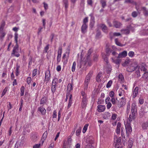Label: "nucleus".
Returning a JSON list of instances; mask_svg holds the SVG:
<instances>
[{
  "instance_id": "obj_9",
  "label": "nucleus",
  "mask_w": 148,
  "mask_h": 148,
  "mask_svg": "<svg viewBox=\"0 0 148 148\" xmlns=\"http://www.w3.org/2000/svg\"><path fill=\"white\" fill-rule=\"evenodd\" d=\"M93 74V72L92 71H90L88 74L87 75L85 81L89 82L91 77L92 76Z\"/></svg>"
},
{
  "instance_id": "obj_34",
  "label": "nucleus",
  "mask_w": 148,
  "mask_h": 148,
  "mask_svg": "<svg viewBox=\"0 0 148 148\" xmlns=\"http://www.w3.org/2000/svg\"><path fill=\"white\" fill-rule=\"evenodd\" d=\"M112 51L111 50L110 48L108 47L106 48V55L108 56H109L110 55V53L112 52Z\"/></svg>"
},
{
  "instance_id": "obj_52",
  "label": "nucleus",
  "mask_w": 148,
  "mask_h": 148,
  "mask_svg": "<svg viewBox=\"0 0 148 148\" xmlns=\"http://www.w3.org/2000/svg\"><path fill=\"white\" fill-rule=\"evenodd\" d=\"M61 56L58 55L57 58V64H58L60 62L61 60Z\"/></svg>"
},
{
  "instance_id": "obj_3",
  "label": "nucleus",
  "mask_w": 148,
  "mask_h": 148,
  "mask_svg": "<svg viewBox=\"0 0 148 148\" xmlns=\"http://www.w3.org/2000/svg\"><path fill=\"white\" fill-rule=\"evenodd\" d=\"M120 101H118L116 103V104L117 107L119 108L123 107L124 106L126 103V99L125 97H121L120 99Z\"/></svg>"
},
{
  "instance_id": "obj_54",
  "label": "nucleus",
  "mask_w": 148,
  "mask_h": 148,
  "mask_svg": "<svg viewBox=\"0 0 148 148\" xmlns=\"http://www.w3.org/2000/svg\"><path fill=\"white\" fill-rule=\"evenodd\" d=\"M46 99L44 97L42 98L40 101V104H42L44 103H45L46 102Z\"/></svg>"
},
{
  "instance_id": "obj_20",
  "label": "nucleus",
  "mask_w": 148,
  "mask_h": 148,
  "mask_svg": "<svg viewBox=\"0 0 148 148\" xmlns=\"http://www.w3.org/2000/svg\"><path fill=\"white\" fill-rule=\"evenodd\" d=\"M142 10L143 11L144 15L146 16H148V10H147L145 7H142Z\"/></svg>"
},
{
  "instance_id": "obj_27",
  "label": "nucleus",
  "mask_w": 148,
  "mask_h": 148,
  "mask_svg": "<svg viewBox=\"0 0 148 148\" xmlns=\"http://www.w3.org/2000/svg\"><path fill=\"white\" fill-rule=\"evenodd\" d=\"M63 2L65 5V9L66 10H67L68 7V0H63Z\"/></svg>"
},
{
  "instance_id": "obj_59",
  "label": "nucleus",
  "mask_w": 148,
  "mask_h": 148,
  "mask_svg": "<svg viewBox=\"0 0 148 148\" xmlns=\"http://www.w3.org/2000/svg\"><path fill=\"white\" fill-rule=\"evenodd\" d=\"M37 70L36 69H34L32 71V75L33 77H34L37 74Z\"/></svg>"
},
{
  "instance_id": "obj_19",
  "label": "nucleus",
  "mask_w": 148,
  "mask_h": 148,
  "mask_svg": "<svg viewBox=\"0 0 148 148\" xmlns=\"http://www.w3.org/2000/svg\"><path fill=\"white\" fill-rule=\"evenodd\" d=\"M125 3H129L137 5V3L134 0H125L124 2Z\"/></svg>"
},
{
  "instance_id": "obj_62",
  "label": "nucleus",
  "mask_w": 148,
  "mask_h": 148,
  "mask_svg": "<svg viewBox=\"0 0 148 148\" xmlns=\"http://www.w3.org/2000/svg\"><path fill=\"white\" fill-rule=\"evenodd\" d=\"M57 80V78L56 77H54L53 80L52 84H53L55 85H56L57 84V83L56 82V81Z\"/></svg>"
},
{
  "instance_id": "obj_37",
  "label": "nucleus",
  "mask_w": 148,
  "mask_h": 148,
  "mask_svg": "<svg viewBox=\"0 0 148 148\" xmlns=\"http://www.w3.org/2000/svg\"><path fill=\"white\" fill-rule=\"evenodd\" d=\"M62 51V48L61 46L59 47L58 51V55L61 56Z\"/></svg>"
},
{
  "instance_id": "obj_25",
  "label": "nucleus",
  "mask_w": 148,
  "mask_h": 148,
  "mask_svg": "<svg viewBox=\"0 0 148 148\" xmlns=\"http://www.w3.org/2000/svg\"><path fill=\"white\" fill-rule=\"evenodd\" d=\"M82 130V128L81 127H79L76 130V135L77 136H79L80 135Z\"/></svg>"
},
{
  "instance_id": "obj_5",
  "label": "nucleus",
  "mask_w": 148,
  "mask_h": 148,
  "mask_svg": "<svg viewBox=\"0 0 148 148\" xmlns=\"http://www.w3.org/2000/svg\"><path fill=\"white\" fill-rule=\"evenodd\" d=\"M50 79V71L48 70L45 72V82H46L47 83L49 81Z\"/></svg>"
},
{
  "instance_id": "obj_26",
  "label": "nucleus",
  "mask_w": 148,
  "mask_h": 148,
  "mask_svg": "<svg viewBox=\"0 0 148 148\" xmlns=\"http://www.w3.org/2000/svg\"><path fill=\"white\" fill-rule=\"evenodd\" d=\"M73 89V87L72 84H69L67 86V91L71 92V91Z\"/></svg>"
},
{
  "instance_id": "obj_60",
  "label": "nucleus",
  "mask_w": 148,
  "mask_h": 148,
  "mask_svg": "<svg viewBox=\"0 0 148 148\" xmlns=\"http://www.w3.org/2000/svg\"><path fill=\"white\" fill-rule=\"evenodd\" d=\"M135 118L134 117L133 118V116L132 115L130 114L129 116V121H128L130 123L131 121H132Z\"/></svg>"
},
{
  "instance_id": "obj_12",
  "label": "nucleus",
  "mask_w": 148,
  "mask_h": 148,
  "mask_svg": "<svg viewBox=\"0 0 148 148\" xmlns=\"http://www.w3.org/2000/svg\"><path fill=\"white\" fill-rule=\"evenodd\" d=\"M113 24L116 28H119L122 25V24L121 23L116 21H114Z\"/></svg>"
},
{
  "instance_id": "obj_22",
  "label": "nucleus",
  "mask_w": 148,
  "mask_h": 148,
  "mask_svg": "<svg viewBox=\"0 0 148 148\" xmlns=\"http://www.w3.org/2000/svg\"><path fill=\"white\" fill-rule=\"evenodd\" d=\"M72 95H70L69 96V102L68 103V104L67 106L68 108H69L71 106L72 103Z\"/></svg>"
},
{
  "instance_id": "obj_55",
  "label": "nucleus",
  "mask_w": 148,
  "mask_h": 148,
  "mask_svg": "<svg viewBox=\"0 0 148 148\" xmlns=\"http://www.w3.org/2000/svg\"><path fill=\"white\" fill-rule=\"evenodd\" d=\"M134 53L133 51H130L128 53V56L130 57H132L134 55Z\"/></svg>"
},
{
  "instance_id": "obj_38",
  "label": "nucleus",
  "mask_w": 148,
  "mask_h": 148,
  "mask_svg": "<svg viewBox=\"0 0 148 148\" xmlns=\"http://www.w3.org/2000/svg\"><path fill=\"white\" fill-rule=\"evenodd\" d=\"M115 42L116 45H117L120 46V47H123L124 46V45L122 44H121L120 42H119L117 38H116L115 39Z\"/></svg>"
},
{
  "instance_id": "obj_15",
  "label": "nucleus",
  "mask_w": 148,
  "mask_h": 148,
  "mask_svg": "<svg viewBox=\"0 0 148 148\" xmlns=\"http://www.w3.org/2000/svg\"><path fill=\"white\" fill-rule=\"evenodd\" d=\"M38 110L41 113L42 115H44L46 113V110L44 108L40 107L38 108Z\"/></svg>"
},
{
  "instance_id": "obj_17",
  "label": "nucleus",
  "mask_w": 148,
  "mask_h": 148,
  "mask_svg": "<svg viewBox=\"0 0 148 148\" xmlns=\"http://www.w3.org/2000/svg\"><path fill=\"white\" fill-rule=\"evenodd\" d=\"M6 34V33L4 30H0V38L2 41L3 39Z\"/></svg>"
},
{
  "instance_id": "obj_13",
  "label": "nucleus",
  "mask_w": 148,
  "mask_h": 148,
  "mask_svg": "<svg viewBox=\"0 0 148 148\" xmlns=\"http://www.w3.org/2000/svg\"><path fill=\"white\" fill-rule=\"evenodd\" d=\"M99 26L102 28V30L104 32L107 33V27L105 25L101 24L99 25Z\"/></svg>"
},
{
  "instance_id": "obj_58",
  "label": "nucleus",
  "mask_w": 148,
  "mask_h": 148,
  "mask_svg": "<svg viewBox=\"0 0 148 148\" xmlns=\"http://www.w3.org/2000/svg\"><path fill=\"white\" fill-rule=\"evenodd\" d=\"M109 95L110 97H111V98L114 97V93L113 91H111L110 92Z\"/></svg>"
},
{
  "instance_id": "obj_45",
  "label": "nucleus",
  "mask_w": 148,
  "mask_h": 148,
  "mask_svg": "<svg viewBox=\"0 0 148 148\" xmlns=\"http://www.w3.org/2000/svg\"><path fill=\"white\" fill-rule=\"evenodd\" d=\"M101 3V4L103 8H104L106 5V2L102 0H101L100 1Z\"/></svg>"
},
{
  "instance_id": "obj_29",
  "label": "nucleus",
  "mask_w": 148,
  "mask_h": 148,
  "mask_svg": "<svg viewBox=\"0 0 148 148\" xmlns=\"http://www.w3.org/2000/svg\"><path fill=\"white\" fill-rule=\"evenodd\" d=\"M138 13L140 14V12L135 11H134L132 12L131 14V15L132 16L133 18H136L138 16Z\"/></svg>"
},
{
  "instance_id": "obj_2",
  "label": "nucleus",
  "mask_w": 148,
  "mask_h": 148,
  "mask_svg": "<svg viewBox=\"0 0 148 148\" xmlns=\"http://www.w3.org/2000/svg\"><path fill=\"white\" fill-rule=\"evenodd\" d=\"M18 44L16 45L14 47L11 55H14V56L17 57H19L20 54L18 53Z\"/></svg>"
},
{
  "instance_id": "obj_48",
  "label": "nucleus",
  "mask_w": 148,
  "mask_h": 148,
  "mask_svg": "<svg viewBox=\"0 0 148 148\" xmlns=\"http://www.w3.org/2000/svg\"><path fill=\"white\" fill-rule=\"evenodd\" d=\"M119 80L122 81L124 79V77L123 75L121 73L119 74L118 77Z\"/></svg>"
},
{
  "instance_id": "obj_57",
  "label": "nucleus",
  "mask_w": 148,
  "mask_h": 148,
  "mask_svg": "<svg viewBox=\"0 0 148 148\" xmlns=\"http://www.w3.org/2000/svg\"><path fill=\"white\" fill-rule=\"evenodd\" d=\"M57 116V112L56 110H54L53 112L52 115L53 118H56Z\"/></svg>"
},
{
  "instance_id": "obj_35",
  "label": "nucleus",
  "mask_w": 148,
  "mask_h": 148,
  "mask_svg": "<svg viewBox=\"0 0 148 148\" xmlns=\"http://www.w3.org/2000/svg\"><path fill=\"white\" fill-rule=\"evenodd\" d=\"M88 125V124H87L84 125L82 130V132L83 133H85L86 131Z\"/></svg>"
},
{
  "instance_id": "obj_47",
  "label": "nucleus",
  "mask_w": 148,
  "mask_h": 148,
  "mask_svg": "<svg viewBox=\"0 0 148 148\" xmlns=\"http://www.w3.org/2000/svg\"><path fill=\"white\" fill-rule=\"evenodd\" d=\"M89 82L84 81V90H86L88 88V84Z\"/></svg>"
},
{
  "instance_id": "obj_41",
  "label": "nucleus",
  "mask_w": 148,
  "mask_h": 148,
  "mask_svg": "<svg viewBox=\"0 0 148 148\" xmlns=\"http://www.w3.org/2000/svg\"><path fill=\"white\" fill-rule=\"evenodd\" d=\"M82 102L83 104V108L86 106L87 104V99H82Z\"/></svg>"
},
{
  "instance_id": "obj_24",
  "label": "nucleus",
  "mask_w": 148,
  "mask_h": 148,
  "mask_svg": "<svg viewBox=\"0 0 148 148\" xmlns=\"http://www.w3.org/2000/svg\"><path fill=\"white\" fill-rule=\"evenodd\" d=\"M142 126L143 129L144 130L147 129L148 128V120L146 122L143 123Z\"/></svg>"
},
{
  "instance_id": "obj_1",
  "label": "nucleus",
  "mask_w": 148,
  "mask_h": 148,
  "mask_svg": "<svg viewBox=\"0 0 148 148\" xmlns=\"http://www.w3.org/2000/svg\"><path fill=\"white\" fill-rule=\"evenodd\" d=\"M137 68L139 69H140L141 71H143L144 72V74L143 75V77H144L145 75H146V76L145 77L146 78H147L148 77V72L147 71V69L144 65L141 64L139 66H137L135 68L134 70L136 69Z\"/></svg>"
},
{
  "instance_id": "obj_51",
  "label": "nucleus",
  "mask_w": 148,
  "mask_h": 148,
  "mask_svg": "<svg viewBox=\"0 0 148 148\" xmlns=\"http://www.w3.org/2000/svg\"><path fill=\"white\" fill-rule=\"evenodd\" d=\"M88 22V17H86L83 20V24H87V23Z\"/></svg>"
},
{
  "instance_id": "obj_4",
  "label": "nucleus",
  "mask_w": 148,
  "mask_h": 148,
  "mask_svg": "<svg viewBox=\"0 0 148 148\" xmlns=\"http://www.w3.org/2000/svg\"><path fill=\"white\" fill-rule=\"evenodd\" d=\"M126 134L127 136L129 135L130 133L132 131V128L131 126L130 123L127 122L126 125L125 124Z\"/></svg>"
},
{
  "instance_id": "obj_18",
  "label": "nucleus",
  "mask_w": 148,
  "mask_h": 148,
  "mask_svg": "<svg viewBox=\"0 0 148 148\" xmlns=\"http://www.w3.org/2000/svg\"><path fill=\"white\" fill-rule=\"evenodd\" d=\"M121 127V123L120 122H118L117 124L116 128V132L117 134H119L120 133Z\"/></svg>"
},
{
  "instance_id": "obj_30",
  "label": "nucleus",
  "mask_w": 148,
  "mask_h": 148,
  "mask_svg": "<svg viewBox=\"0 0 148 148\" xmlns=\"http://www.w3.org/2000/svg\"><path fill=\"white\" fill-rule=\"evenodd\" d=\"M14 39L16 45L18 44V34L17 32H15L14 34Z\"/></svg>"
},
{
  "instance_id": "obj_46",
  "label": "nucleus",
  "mask_w": 148,
  "mask_h": 148,
  "mask_svg": "<svg viewBox=\"0 0 148 148\" xmlns=\"http://www.w3.org/2000/svg\"><path fill=\"white\" fill-rule=\"evenodd\" d=\"M8 89V87H5L4 89L2 94H1V97H2L4 95H5Z\"/></svg>"
},
{
  "instance_id": "obj_49",
  "label": "nucleus",
  "mask_w": 148,
  "mask_h": 148,
  "mask_svg": "<svg viewBox=\"0 0 148 148\" xmlns=\"http://www.w3.org/2000/svg\"><path fill=\"white\" fill-rule=\"evenodd\" d=\"M112 82V80H110L107 84L106 87L107 88H110L111 86Z\"/></svg>"
},
{
  "instance_id": "obj_31",
  "label": "nucleus",
  "mask_w": 148,
  "mask_h": 148,
  "mask_svg": "<svg viewBox=\"0 0 148 148\" xmlns=\"http://www.w3.org/2000/svg\"><path fill=\"white\" fill-rule=\"evenodd\" d=\"M93 50L92 49H90L88 50L87 54V56L86 58L87 59H88L89 58Z\"/></svg>"
},
{
  "instance_id": "obj_33",
  "label": "nucleus",
  "mask_w": 148,
  "mask_h": 148,
  "mask_svg": "<svg viewBox=\"0 0 148 148\" xmlns=\"http://www.w3.org/2000/svg\"><path fill=\"white\" fill-rule=\"evenodd\" d=\"M118 92L119 96L121 97L122 95H124L125 91L122 89H120L119 91Z\"/></svg>"
},
{
  "instance_id": "obj_42",
  "label": "nucleus",
  "mask_w": 148,
  "mask_h": 148,
  "mask_svg": "<svg viewBox=\"0 0 148 148\" xmlns=\"http://www.w3.org/2000/svg\"><path fill=\"white\" fill-rule=\"evenodd\" d=\"M76 66V63L75 62H74L73 63V64L72 67V72H74L75 70Z\"/></svg>"
},
{
  "instance_id": "obj_43",
  "label": "nucleus",
  "mask_w": 148,
  "mask_h": 148,
  "mask_svg": "<svg viewBox=\"0 0 148 148\" xmlns=\"http://www.w3.org/2000/svg\"><path fill=\"white\" fill-rule=\"evenodd\" d=\"M49 44H48L45 47L44 50L43 51L44 53H47V51L49 49Z\"/></svg>"
},
{
  "instance_id": "obj_14",
  "label": "nucleus",
  "mask_w": 148,
  "mask_h": 148,
  "mask_svg": "<svg viewBox=\"0 0 148 148\" xmlns=\"http://www.w3.org/2000/svg\"><path fill=\"white\" fill-rule=\"evenodd\" d=\"M87 27V24H82L81 27V31L82 33L84 34L86 32V30Z\"/></svg>"
},
{
  "instance_id": "obj_50",
  "label": "nucleus",
  "mask_w": 148,
  "mask_h": 148,
  "mask_svg": "<svg viewBox=\"0 0 148 148\" xmlns=\"http://www.w3.org/2000/svg\"><path fill=\"white\" fill-rule=\"evenodd\" d=\"M117 115L115 113L113 114L111 117V119L113 120H115L116 118Z\"/></svg>"
},
{
  "instance_id": "obj_39",
  "label": "nucleus",
  "mask_w": 148,
  "mask_h": 148,
  "mask_svg": "<svg viewBox=\"0 0 148 148\" xmlns=\"http://www.w3.org/2000/svg\"><path fill=\"white\" fill-rule=\"evenodd\" d=\"M56 85H54L53 84H52L51 87V90L52 92L54 93V92H55L56 88Z\"/></svg>"
},
{
  "instance_id": "obj_61",
  "label": "nucleus",
  "mask_w": 148,
  "mask_h": 148,
  "mask_svg": "<svg viewBox=\"0 0 148 148\" xmlns=\"http://www.w3.org/2000/svg\"><path fill=\"white\" fill-rule=\"evenodd\" d=\"M32 81V79L30 77H28L27 79V82L29 85L30 84Z\"/></svg>"
},
{
  "instance_id": "obj_64",
  "label": "nucleus",
  "mask_w": 148,
  "mask_h": 148,
  "mask_svg": "<svg viewBox=\"0 0 148 148\" xmlns=\"http://www.w3.org/2000/svg\"><path fill=\"white\" fill-rule=\"evenodd\" d=\"M40 146V143L36 144L33 146V148H39Z\"/></svg>"
},
{
  "instance_id": "obj_40",
  "label": "nucleus",
  "mask_w": 148,
  "mask_h": 148,
  "mask_svg": "<svg viewBox=\"0 0 148 148\" xmlns=\"http://www.w3.org/2000/svg\"><path fill=\"white\" fill-rule=\"evenodd\" d=\"M21 96H23L25 92V87L23 86H21Z\"/></svg>"
},
{
  "instance_id": "obj_8",
  "label": "nucleus",
  "mask_w": 148,
  "mask_h": 148,
  "mask_svg": "<svg viewBox=\"0 0 148 148\" xmlns=\"http://www.w3.org/2000/svg\"><path fill=\"white\" fill-rule=\"evenodd\" d=\"M138 87L136 86L135 88L133 90L132 94V97L134 98L136 97L138 95Z\"/></svg>"
},
{
  "instance_id": "obj_6",
  "label": "nucleus",
  "mask_w": 148,
  "mask_h": 148,
  "mask_svg": "<svg viewBox=\"0 0 148 148\" xmlns=\"http://www.w3.org/2000/svg\"><path fill=\"white\" fill-rule=\"evenodd\" d=\"M114 143H115L116 146H117V145H119L121 144V137L118 138L116 136H115L114 138Z\"/></svg>"
},
{
  "instance_id": "obj_10",
  "label": "nucleus",
  "mask_w": 148,
  "mask_h": 148,
  "mask_svg": "<svg viewBox=\"0 0 148 148\" xmlns=\"http://www.w3.org/2000/svg\"><path fill=\"white\" fill-rule=\"evenodd\" d=\"M106 109V107L105 106L102 105H99L97 106V111L101 112H103Z\"/></svg>"
},
{
  "instance_id": "obj_36",
  "label": "nucleus",
  "mask_w": 148,
  "mask_h": 148,
  "mask_svg": "<svg viewBox=\"0 0 148 148\" xmlns=\"http://www.w3.org/2000/svg\"><path fill=\"white\" fill-rule=\"evenodd\" d=\"M119 58L117 57V58H116L115 60H114L112 58V59L113 60V62L116 64H119L121 62V60L118 59Z\"/></svg>"
},
{
  "instance_id": "obj_7",
  "label": "nucleus",
  "mask_w": 148,
  "mask_h": 148,
  "mask_svg": "<svg viewBox=\"0 0 148 148\" xmlns=\"http://www.w3.org/2000/svg\"><path fill=\"white\" fill-rule=\"evenodd\" d=\"M104 69L107 73H110L112 70L111 66L108 64H106L104 67Z\"/></svg>"
},
{
  "instance_id": "obj_21",
  "label": "nucleus",
  "mask_w": 148,
  "mask_h": 148,
  "mask_svg": "<svg viewBox=\"0 0 148 148\" xmlns=\"http://www.w3.org/2000/svg\"><path fill=\"white\" fill-rule=\"evenodd\" d=\"M95 18L94 17L92 16L91 18V19L90 20V27L92 28L94 25V24L95 23L94 21Z\"/></svg>"
},
{
  "instance_id": "obj_53",
  "label": "nucleus",
  "mask_w": 148,
  "mask_h": 148,
  "mask_svg": "<svg viewBox=\"0 0 148 148\" xmlns=\"http://www.w3.org/2000/svg\"><path fill=\"white\" fill-rule=\"evenodd\" d=\"M133 141L130 140H129L128 148H132V146Z\"/></svg>"
},
{
  "instance_id": "obj_16",
  "label": "nucleus",
  "mask_w": 148,
  "mask_h": 148,
  "mask_svg": "<svg viewBox=\"0 0 148 148\" xmlns=\"http://www.w3.org/2000/svg\"><path fill=\"white\" fill-rule=\"evenodd\" d=\"M37 136L36 133H33L32 134L31 139L33 142H36L37 140Z\"/></svg>"
},
{
  "instance_id": "obj_63",
  "label": "nucleus",
  "mask_w": 148,
  "mask_h": 148,
  "mask_svg": "<svg viewBox=\"0 0 148 148\" xmlns=\"http://www.w3.org/2000/svg\"><path fill=\"white\" fill-rule=\"evenodd\" d=\"M139 102L140 104H142L144 102V99L143 98H140L139 99Z\"/></svg>"
},
{
  "instance_id": "obj_23",
  "label": "nucleus",
  "mask_w": 148,
  "mask_h": 148,
  "mask_svg": "<svg viewBox=\"0 0 148 148\" xmlns=\"http://www.w3.org/2000/svg\"><path fill=\"white\" fill-rule=\"evenodd\" d=\"M121 31L124 34H128L130 33V27L128 26L127 29H122Z\"/></svg>"
},
{
  "instance_id": "obj_56",
  "label": "nucleus",
  "mask_w": 148,
  "mask_h": 148,
  "mask_svg": "<svg viewBox=\"0 0 148 148\" xmlns=\"http://www.w3.org/2000/svg\"><path fill=\"white\" fill-rule=\"evenodd\" d=\"M111 101L113 105L116 104V103L115 99L114 97L111 98Z\"/></svg>"
},
{
  "instance_id": "obj_11",
  "label": "nucleus",
  "mask_w": 148,
  "mask_h": 148,
  "mask_svg": "<svg viewBox=\"0 0 148 148\" xmlns=\"http://www.w3.org/2000/svg\"><path fill=\"white\" fill-rule=\"evenodd\" d=\"M127 53L126 51H125L120 53L118 55V58L125 57L127 56Z\"/></svg>"
},
{
  "instance_id": "obj_32",
  "label": "nucleus",
  "mask_w": 148,
  "mask_h": 148,
  "mask_svg": "<svg viewBox=\"0 0 148 148\" xmlns=\"http://www.w3.org/2000/svg\"><path fill=\"white\" fill-rule=\"evenodd\" d=\"M20 68L19 65H17L16 66V76H18L19 74L20 71H19V69Z\"/></svg>"
},
{
  "instance_id": "obj_44",
  "label": "nucleus",
  "mask_w": 148,
  "mask_h": 148,
  "mask_svg": "<svg viewBox=\"0 0 148 148\" xmlns=\"http://www.w3.org/2000/svg\"><path fill=\"white\" fill-rule=\"evenodd\" d=\"M101 75L99 73L96 77V80L97 82H99L101 81L100 78L101 77Z\"/></svg>"
},
{
  "instance_id": "obj_28",
  "label": "nucleus",
  "mask_w": 148,
  "mask_h": 148,
  "mask_svg": "<svg viewBox=\"0 0 148 148\" xmlns=\"http://www.w3.org/2000/svg\"><path fill=\"white\" fill-rule=\"evenodd\" d=\"M5 25V21H2L0 27V30H4V28Z\"/></svg>"
}]
</instances>
